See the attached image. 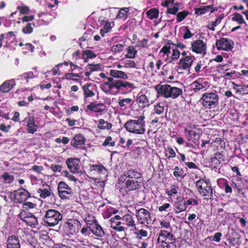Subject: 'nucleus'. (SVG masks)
Here are the masks:
<instances>
[{"instance_id": "nucleus-56", "label": "nucleus", "mask_w": 248, "mask_h": 248, "mask_svg": "<svg viewBox=\"0 0 248 248\" xmlns=\"http://www.w3.org/2000/svg\"><path fill=\"white\" fill-rule=\"evenodd\" d=\"M148 232L147 231L141 229L139 230L138 232H135L136 237L138 240H141L143 237H146L147 236Z\"/></svg>"}, {"instance_id": "nucleus-60", "label": "nucleus", "mask_w": 248, "mask_h": 248, "mask_svg": "<svg viewBox=\"0 0 248 248\" xmlns=\"http://www.w3.org/2000/svg\"><path fill=\"white\" fill-rule=\"evenodd\" d=\"M85 221L87 225H89V226H93V224H95V223H97L98 222L93 216H89L88 217H86Z\"/></svg>"}, {"instance_id": "nucleus-27", "label": "nucleus", "mask_w": 248, "mask_h": 248, "mask_svg": "<svg viewBox=\"0 0 248 248\" xmlns=\"http://www.w3.org/2000/svg\"><path fill=\"white\" fill-rule=\"evenodd\" d=\"M186 208V201L184 198L179 200L174 205V211L177 214L185 211Z\"/></svg>"}, {"instance_id": "nucleus-19", "label": "nucleus", "mask_w": 248, "mask_h": 248, "mask_svg": "<svg viewBox=\"0 0 248 248\" xmlns=\"http://www.w3.org/2000/svg\"><path fill=\"white\" fill-rule=\"evenodd\" d=\"M97 88L96 85L88 83L82 86L85 98L92 97L95 95L94 90Z\"/></svg>"}, {"instance_id": "nucleus-30", "label": "nucleus", "mask_w": 248, "mask_h": 248, "mask_svg": "<svg viewBox=\"0 0 248 248\" xmlns=\"http://www.w3.org/2000/svg\"><path fill=\"white\" fill-rule=\"evenodd\" d=\"M97 56V55L90 49H86L82 52L81 59L83 60V62L86 63L88 62L89 59H94Z\"/></svg>"}, {"instance_id": "nucleus-10", "label": "nucleus", "mask_w": 248, "mask_h": 248, "mask_svg": "<svg viewBox=\"0 0 248 248\" xmlns=\"http://www.w3.org/2000/svg\"><path fill=\"white\" fill-rule=\"evenodd\" d=\"M136 216L140 224L147 226L152 221L150 213L143 208H140L136 210Z\"/></svg>"}, {"instance_id": "nucleus-4", "label": "nucleus", "mask_w": 248, "mask_h": 248, "mask_svg": "<svg viewBox=\"0 0 248 248\" xmlns=\"http://www.w3.org/2000/svg\"><path fill=\"white\" fill-rule=\"evenodd\" d=\"M158 94L165 98L175 99L182 94V90L176 87H172L169 84L158 85L156 87Z\"/></svg>"}, {"instance_id": "nucleus-38", "label": "nucleus", "mask_w": 248, "mask_h": 248, "mask_svg": "<svg viewBox=\"0 0 248 248\" xmlns=\"http://www.w3.org/2000/svg\"><path fill=\"white\" fill-rule=\"evenodd\" d=\"M212 6H202L199 8H195L194 9L195 14L197 16H200L205 14L209 12Z\"/></svg>"}, {"instance_id": "nucleus-59", "label": "nucleus", "mask_w": 248, "mask_h": 248, "mask_svg": "<svg viewBox=\"0 0 248 248\" xmlns=\"http://www.w3.org/2000/svg\"><path fill=\"white\" fill-rule=\"evenodd\" d=\"M154 110L155 113L159 115L164 112V108L160 105V103H158L154 106Z\"/></svg>"}, {"instance_id": "nucleus-43", "label": "nucleus", "mask_w": 248, "mask_h": 248, "mask_svg": "<svg viewBox=\"0 0 248 248\" xmlns=\"http://www.w3.org/2000/svg\"><path fill=\"white\" fill-rule=\"evenodd\" d=\"M170 45H173V42L170 40H168V43L164 46L160 51V53H163L167 56L170 53Z\"/></svg>"}, {"instance_id": "nucleus-9", "label": "nucleus", "mask_w": 248, "mask_h": 248, "mask_svg": "<svg viewBox=\"0 0 248 248\" xmlns=\"http://www.w3.org/2000/svg\"><path fill=\"white\" fill-rule=\"evenodd\" d=\"M58 192L62 200H69L74 196V191L65 182L61 181L58 184Z\"/></svg>"}, {"instance_id": "nucleus-46", "label": "nucleus", "mask_w": 248, "mask_h": 248, "mask_svg": "<svg viewBox=\"0 0 248 248\" xmlns=\"http://www.w3.org/2000/svg\"><path fill=\"white\" fill-rule=\"evenodd\" d=\"M21 79L22 80H25L27 83H29L30 79H32L35 78L34 74L32 72H28L23 73L20 76Z\"/></svg>"}, {"instance_id": "nucleus-54", "label": "nucleus", "mask_w": 248, "mask_h": 248, "mask_svg": "<svg viewBox=\"0 0 248 248\" xmlns=\"http://www.w3.org/2000/svg\"><path fill=\"white\" fill-rule=\"evenodd\" d=\"M17 10H19V13L21 15H28L30 12V9L29 6H18L16 7Z\"/></svg>"}, {"instance_id": "nucleus-51", "label": "nucleus", "mask_w": 248, "mask_h": 248, "mask_svg": "<svg viewBox=\"0 0 248 248\" xmlns=\"http://www.w3.org/2000/svg\"><path fill=\"white\" fill-rule=\"evenodd\" d=\"M221 162L219 161L218 159L215 158L214 156H212L210 158V167L212 170L217 169L220 166Z\"/></svg>"}, {"instance_id": "nucleus-33", "label": "nucleus", "mask_w": 248, "mask_h": 248, "mask_svg": "<svg viewBox=\"0 0 248 248\" xmlns=\"http://www.w3.org/2000/svg\"><path fill=\"white\" fill-rule=\"evenodd\" d=\"M238 178L236 179V182H232V186L233 188L237 189L238 193L243 194L244 184H243L241 178Z\"/></svg>"}, {"instance_id": "nucleus-40", "label": "nucleus", "mask_w": 248, "mask_h": 248, "mask_svg": "<svg viewBox=\"0 0 248 248\" xmlns=\"http://www.w3.org/2000/svg\"><path fill=\"white\" fill-rule=\"evenodd\" d=\"M3 183L6 184H10L14 180V176L11 175L8 172H4L1 175Z\"/></svg>"}, {"instance_id": "nucleus-23", "label": "nucleus", "mask_w": 248, "mask_h": 248, "mask_svg": "<svg viewBox=\"0 0 248 248\" xmlns=\"http://www.w3.org/2000/svg\"><path fill=\"white\" fill-rule=\"evenodd\" d=\"M6 248H21L18 237L15 235L9 236L7 240Z\"/></svg>"}, {"instance_id": "nucleus-28", "label": "nucleus", "mask_w": 248, "mask_h": 248, "mask_svg": "<svg viewBox=\"0 0 248 248\" xmlns=\"http://www.w3.org/2000/svg\"><path fill=\"white\" fill-rule=\"evenodd\" d=\"M37 192L40 194V197L44 199L51 196H54V194L51 192V187L49 186H47V188L44 189L38 188Z\"/></svg>"}, {"instance_id": "nucleus-52", "label": "nucleus", "mask_w": 248, "mask_h": 248, "mask_svg": "<svg viewBox=\"0 0 248 248\" xmlns=\"http://www.w3.org/2000/svg\"><path fill=\"white\" fill-rule=\"evenodd\" d=\"M149 41L148 39L144 38L141 41H139L137 43L136 46L137 47H141V48H148V46H150V45L148 44Z\"/></svg>"}, {"instance_id": "nucleus-48", "label": "nucleus", "mask_w": 248, "mask_h": 248, "mask_svg": "<svg viewBox=\"0 0 248 248\" xmlns=\"http://www.w3.org/2000/svg\"><path fill=\"white\" fill-rule=\"evenodd\" d=\"M36 204L35 203H33L30 202H23V204L22 206V212H23V214H25V211L29 210L30 209H33L35 206Z\"/></svg>"}, {"instance_id": "nucleus-32", "label": "nucleus", "mask_w": 248, "mask_h": 248, "mask_svg": "<svg viewBox=\"0 0 248 248\" xmlns=\"http://www.w3.org/2000/svg\"><path fill=\"white\" fill-rule=\"evenodd\" d=\"M110 227L115 230L116 232H125V230H127V228L124 226V223L122 221L119 220V221H117L116 222L111 223L110 225Z\"/></svg>"}, {"instance_id": "nucleus-25", "label": "nucleus", "mask_w": 248, "mask_h": 248, "mask_svg": "<svg viewBox=\"0 0 248 248\" xmlns=\"http://www.w3.org/2000/svg\"><path fill=\"white\" fill-rule=\"evenodd\" d=\"M15 85L16 81L14 79L6 80L0 86V93H8L10 91Z\"/></svg>"}, {"instance_id": "nucleus-37", "label": "nucleus", "mask_w": 248, "mask_h": 248, "mask_svg": "<svg viewBox=\"0 0 248 248\" xmlns=\"http://www.w3.org/2000/svg\"><path fill=\"white\" fill-rule=\"evenodd\" d=\"M112 124L107 121H105L103 119H100L98 121L97 128L101 130L110 129L112 127Z\"/></svg>"}, {"instance_id": "nucleus-13", "label": "nucleus", "mask_w": 248, "mask_h": 248, "mask_svg": "<svg viewBox=\"0 0 248 248\" xmlns=\"http://www.w3.org/2000/svg\"><path fill=\"white\" fill-rule=\"evenodd\" d=\"M15 192L14 200L16 203H23L31 197V193L27 189L23 187L20 188L17 191H15Z\"/></svg>"}, {"instance_id": "nucleus-36", "label": "nucleus", "mask_w": 248, "mask_h": 248, "mask_svg": "<svg viewBox=\"0 0 248 248\" xmlns=\"http://www.w3.org/2000/svg\"><path fill=\"white\" fill-rule=\"evenodd\" d=\"M146 14L150 19H157L159 16V10L157 8H153L148 10Z\"/></svg>"}, {"instance_id": "nucleus-58", "label": "nucleus", "mask_w": 248, "mask_h": 248, "mask_svg": "<svg viewBox=\"0 0 248 248\" xmlns=\"http://www.w3.org/2000/svg\"><path fill=\"white\" fill-rule=\"evenodd\" d=\"M63 175L68 178V179L70 181H73L75 183L78 181V179L76 178L73 175L69 173V172L67 170H65L62 172Z\"/></svg>"}, {"instance_id": "nucleus-18", "label": "nucleus", "mask_w": 248, "mask_h": 248, "mask_svg": "<svg viewBox=\"0 0 248 248\" xmlns=\"http://www.w3.org/2000/svg\"><path fill=\"white\" fill-rule=\"evenodd\" d=\"M114 86L115 88L118 90H122L125 89L127 90H130V91H131L132 89L135 88V86L133 83L121 80H116L115 82Z\"/></svg>"}, {"instance_id": "nucleus-31", "label": "nucleus", "mask_w": 248, "mask_h": 248, "mask_svg": "<svg viewBox=\"0 0 248 248\" xmlns=\"http://www.w3.org/2000/svg\"><path fill=\"white\" fill-rule=\"evenodd\" d=\"M109 74L113 78H116L127 79L128 78L127 75L122 71L111 69L109 72Z\"/></svg>"}, {"instance_id": "nucleus-41", "label": "nucleus", "mask_w": 248, "mask_h": 248, "mask_svg": "<svg viewBox=\"0 0 248 248\" xmlns=\"http://www.w3.org/2000/svg\"><path fill=\"white\" fill-rule=\"evenodd\" d=\"M232 20L233 21H236L239 24H245L246 26L247 25V24L245 21L243 16L239 13H234L233 15Z\"/></svg>"}, {"instance_id": "nucleus-12", "label": "nucleus", "mask_w": 248, "mask_h": 248, "mask_svg": "<svg viewBox=\"0 0 248 248\" xmlns=\"http://www.w3.org/2000/svg\"><path fill=\"white\" fill-rule=\"evenodd\" d=\"M19 217L28 226L31 228H35L38 225V221L37 217L31 213H29L28 215L25 216L23 214V212H21L18 215Z\"/></svg>"}, {"instance_id": "nucleus-55", "label": "nucleus", "mask_w": 248, "mask_h": 248, "mask_svg": "<svg viewBox=\"0 0 248 248\" xmlns=\"http://www.w3.org/2000/svg\"><path fill=\"white\" fill-rule=\"evenodd\" d=\"M26 126L27 131L30 134H34L37 131L39 128V126L36 124L26 125Z\"/></svg>"}, {"instance_id": "nucleus-39", "label": "nucleus", "mask_w": 248, "mask_h": 248, "mask_svg": "<svg viewBox=\"0 0 248 248\" xmlns=\"http://www.w3.org/2000/svg\"><path fill=\"white\" fill-rule=\"evenodd\" d=\"M127 53L125 55V57L129 59L135 58L138 52V51L133 46H129L127 48Z\"/></svg>"}, {"instance_id": "nucleus-44", "label": "nucleus", "mask_w": 248, "mask_h": 248, "mask_svg": "<svg viewBox=\"0 0 248 248\" xmlns=\"http://www.w3.org/2000/svg\"><path fill=\"white\" fill-rule=\"evenodd\" d=\"M189 14V12L187 10H184L179 12L176 15L177 22L179 23L183 21Z\"/></svg>"}, {"instance_id": "nucleus-2", "label": "nucleus", "mask_w": 248, "mask_h": 248, "mask_svg": "<svg viewBox=\"0 0 248 248\" xmlns=\"http://www.w3.org/2000/svg\"><path fill=\"white\" fill-rule=\"evenodd\" d=\"M196 186L200 194L206 200L214 199L213 188L209 179L204 180L200 178L195 183Z\"/></svg>"}, {"instance_id": "nucleus-45", "label": "nucleus", "mask_w": 248, "mask_h": 248, "mask_svg": "<svg viewBox=\"0 0 248 248\" xmlns=\"http://www.w3.org/2000/svg\"><path fill=\"white\" fill-rule=\"evenodd\" d=\"M34 27H35V23H28L25 26L23 27L22 31L24 34H30L33 32Z\"/></svg>"}, {"instance_id": "nucleus-8", "label": "nucleus", "mask_w": 248, "mask_h": 248, "mask_svg": "<svg viewBox=\"0 0 248 248\" xmlns=\"http://www.w3.org/2000/svg\"><path fill=\"white\" fill-rule=\"evenodd\" d=\"M64 227L66 234L69 237H72L78 232L81 228V223L77 219H71L65 222Z\"/></svg>"}, {"instance_id": "nucleus-16", "label": "nucleus", "mask_w": 248, "mask_h": 248, "mask_svg": "<svg viewBox=\"0 0 248 248\" xmlns=\"http://www.w3.org/2000/svg\"><path fill=\"white\" fill-rule=\"evenodd\" d=\"M86 139L81 134H77L71 140V145L77 149H82L84 146Z\"/></svg>"}, {"instance_id": "nucleus-29", "label": "nucleus", "mask_w": 248, "mask_h": 248, "mask_svg": "<svg viewBox=\"0 0 248 248\" xmlns=\"http://www.w3.org/2000/svg\"><path fill=\"white\" fill-rule=\"evenodd\" d=\"M202 82V80L201 78H199L192 83L191 87L195 93H198L200 91L205 90V87Z\"/></svg>"}, {"instance_id": "nucleus-64", "label": "nucleus", "mask_w": 248, "mask_h": 248, "mask_svg": "<svg viewBox=\"0 0 248 248\" xmlns=\"http://www.w3.org/2000/svg\"><path fill=\"white\" fill-rule=\"evenodd\" d=\"M180 55V52L177 49H173L171 57V61L177 60L179 58Z\"/></svg>"}, {"instance_id": "nucleus-62", "label": "nucleus", "mask_w": 248, "mask_h": 248, "mask_svg": "<svg viewBox=\"0 0 248 248\" xmlns=\"http://www.w3.org/2000/svg\"><path fill=\"white\" fill-rule=\"evenodd\" d=\"M27 121V124H35V121L34 117L33 116H31L30 113H28V117L25 118L22 122Z\"/></svg>"}, {"instance_id": "nucleus-20", "label": "nucleus", "mask_w": 248, "mask_h": 248, "mask_svg": "<svg viewBox=\"0 0 248 248\" xmlns=\"http://www.w3.org/2000/svg\"><path fill=\"white\" fill-rule=\"evenodd\" d=\"M136 101L139 108L140 109H143L146 107H148L150 105L147 97L146 95L142 93L141 92L139 93Z\"/></svg>"}, {"instance_id": "nucleus-1", "label": "nucleus", "mask_w": 248, "mask_h": 248, "mask_svg": "<svg viewBox=\"0 0 248 248\" xmlns=\"http://www.w3.org/2000/svg\"><path fill=\"white\" fill-rule=\"evenodd\" d=\"M145 118L144 115H140L137 120L130 119L127 121L124 124V127L129 133L143 135L146 131Z\"/></svg>"}, {"instance_id": "nucleus-61", "label": "nucleus", "mask_w": 248, "mask_h": 248, "mask_svg": "<svg viewBox=\"0 0 248 248\" xmlns=\"http://www.w3.org/2000/svg\"><path fill=\"white\" fill-rule=\"evenodd\" d=\"M105 170V167L103 165H92L91 166V170H96L98 173H101Z\"/></svg>"}, {"instance_id": "nucleus-21", "label": "nucleus", "mask_w": 248, "mask_h": 248, "mask_svg": "<svg viewBox=\"0 0 248 248\" xmlns=\"http://www.w3.org/2000/svg\"><path fill=\"white\" fill-rule=\"evenodd\" d=\"M87 108L93 112L102 113L106 109V106L103 103L92 102L87 106Z\"/></svg>"}, {"instance_id": "nucleus-3", "label": "nucleus", "mask_w": 248, "mask_h": 248, "mask_svg": "<svg viewBox=\"0 0 248 248\" xmlns=\"http://www.w3.org/2000/svg\"><path fill=\"white\" fill-rule=\"evenodd\" d=\"M120 186V192L123 193H128L131 191L136 190L139 189L141 187L142 182H138V181H135L130 180L129 178H127L124 176H121L118 180Z\"/></svg>"}, {"instance_id": "nucleus-26", "label": "nucleus", "mask_w": 248, "mask_h": 248, "mask_svg": "<svg viewBox=\"0 0 248 248\" xmlns=\"http://www.w3.org/2000/svg\"><path fill=\"white\" fill-rule=\"evenodd\" d=\"M89 229L95 236L99 237H103L105 233L101 226L97 222L93 224V226H89Z\"/></svg>"}, {"instance_id": "nucleus-7", "label": "nucleus", "mask_w": 248, "mask_h": 248, "mask_svg": "<svg viewBox=\"0 0 248 248\" xmlns=\"http://www.w3.org/2000/svg\"><path fill=\"white\" fill-rule=\"evenodd\" d=\"M62 215L58 210L50 209L46 211L44 216V221L49 227L57 225L62 220Z\"/></svg>"}, {"instance_id": "nucleus-35", "label": "nucleus", "mask_w": 248, "mask_h": 248, "mask_svg": "<svg viewBox=\"0 0 248 248\" xmlns=\"http://www.w3.org/2000/svg\"><path fill=\"white\" fill-rule=\"evenodd\" d=\"M184 132L186 136L187 137L188 140H192L193 138L194 140H198L200 138V136L195 130L186 128Z\"/></svg>"}, {"instance_id": "nucleus-50", "label": "nucleus", "mask_w": 248, "mask_h": 248, "mask_svg": "<svg viewBox=\"0 0 248 248\" xmlns=\"http://www.w3.org/2000/svg\"><path fill=\"white\" fill-rule=\"evenodd\" d=\"M223 15H221L217 17V18L211 22L212 27H210V26H207L206 27L210 30L212 31H215V27H216L218 24H219L221 20L223 18Z\"/></svg>"}, {"instance_id": "nucleus-63", "label": "nucleus", "mask_w": 248, "mask_h": 248, "mask_svg": "<svg viewBox=\"0 0 248 248\" xmlns=\"http://www.w3.org/2000/svg\"><path fill=\"white\" fill-rule=\"evenodd\" d=\"M185 33L183 35V38L184 39H187L191 38L194 34L191 33L190 30L187 26L185 27Z\"/></svg>"}, {"instance_id": "nucleus-47", "label": "nucleus", "mask_w": 248, "mask_h": 248, "mask_svg": "<svg viewBox=\"0 0 248 248\" xmlns=\"http://www.w3.org/2000/svg\"><path fill=\"white\" fill-rule=\"evenodd\" d=\"M124 46V42H123V44H117L116 45H113L111 47L110 50L113 53L120 52L123 50Z\"/></svg>"}, {"instance_id": "nucleus-17", "label": "nucleus", "mask_w": 248, "mask_h": 248, "mask_svg": "<svg viewBox=\"0 0 248 248\" xmlns=\"http://www.w3.org/2000/svg\"><path fill=\"white\" fill-rule=\"evenodd\" d=\"M123 176L129 178L130 180L142 182V173L136 169H130L126 171Z\"/></svg>"}, {"instance_id": "nucleus-6", "label": "nucleus", "mask_w": 248, "mask_h": 248, "mask_svg": "<svg viewBox=\"0 0 248 248\" xmlns=\"http://www.w3.org/2000/svg\"><path fill=\"white\" fill-rule=\"evenodd\" d=\"M200 101L204 108L210 109L218 106L219 97L216 93H206L202 95Z\"/></svg>"}, {"instance_id": "nucleus-15", "label": "nucleus", "mask_w": 248, "mask_h": 248, "mask_svg": "<svg viewBox=\"0 0 248 248\" xmlns=\"http://www.w3.org/2000/svg\"><path fill=\"white\" fill-rule=\"evenodd\" d=\"M80 160L76 157L68 158L65 163L67 168L72 173H78L80 169Z\"/></svg>"}, {"instance_id": "nucleus-57", "label": "nucleus", "mask_w": 248, "mask_h": 248, "mask_svg": "<svg viewBox=\"0 0 248 248\" xmlns=\"http://www.w3.org/2000/svg\"><path fill=\"white\" fill-rule=\"evenodd\" d=\"M178 189V186L176 184H173L171 186L170 190L168 191L167 193L169 196H172L173 194L175 195L177 193Z\"/></svg>"}, {"instance_id": "nucleus-5", "label": "nucleus", "mask_w": 248, "mask_h": 248, "mask_svg": "<svg viewBox=\"0 0 248 248\" xmlns=\"http://www.w3.org/2000/svg\"><path fill=\"white\" fill-rule=\"evenodd\" d=\"M157 235V243L161 245L162 248H176V238L170 232L160 230Z\"/></svg>"}, {"instance_id": "nucleus-34", "label": "nucleus", "mask_w": 248, "mask_h": 248, "mask_svg": "<svg viewBox=\"0 0 248 248\" xmlns=\"http://www.w3.org/2000/svg\"><path fill=\"white\" fill-rule=\"evenodd\" d=\"M233 89L236 93L244 95L248 93V85L234 84Z\"/></svg>"}, {"instance_id": "nucleus-14", "label": "nucleus", "mask_w": 248, "mask_h": 248, "mask_svg": "<svg viewBox=\"0 0 248 248\" xmlns=\"http://www.w3.org/2000/svg\"><path fill=\"white\" fill-rule=\"evenodd\" d=\"M191 49L193 52L197 54L206 53L207 46L205 43L202 40H196L191 43Z\"/></svg>"}, {"instance_id": "nucleus-24", "label": "nucleus", "mask_w": 248, "mask_h": 248, "mask_svg": "<svg viewBox=\"0 0 248 248\" xmlns=\"http://www.w3.org/2000/svg\"><path fill=\"white\" fill-rule=\"evenodd\" d=\"M122 221L127 227L132 228L131 230L134 229L137 230L136 225L134 217L130 214H125L122 217Z\"/></svg>"}, {"instance_id": "nucleus-22", "label": "nucleus", "mask_w": 248, "mask_h": 248, "mask_svg": "<svg viewBox=\"0 0 248 248\" xmlns=\"http://www.w3.org/2000/svg\"><path fill=\"white\" fill-rule=\"evenodd\" d=\"M193 63V60L190 56H186L182 58L179 60L178 62L179 68L183 69L186 70L189 68Z\"/></svg>"}, {"instance_id": "nucleus-42", "label": "nucleus", "mask_w": 248, "mask_h": 248, "mask_svg": "<svg viewBox=\"0 0 248 248\" xmlns=\"http://www.w3.org/2000/svg\"><path fill=\"white\" fill-rule=\"evenodd\" d=\"M85 70H88L92 73L93 72L100 70L101 69V65L99 63H89L85 67Z\"/></svg>"}, {"instance_id": "nucleus-11", "label": "nucleus", "mask_w": 248, "mask_h": 248, "mask_svg": "<svg viewBox=\"0 0 248 248\" xmlns=\"http://www.w3.org/2000/svg\"><path fill=\"white\" fill-rule=\"evenodd\" d=\"M216 46L219 50L230 51L233 48L234 43L231 39L222 37L217 40Z\"/></svg>"}, {"instance_id": "nucleus-53", "label": "nucleus", "mask_w": 248, "mask_h": 248, "mask_svg": "<svg viewBox=\"0 0 248 248\" xmlns=\"http://www.w3.org/2000/svg\"><path fill=\"white\" fill-rule=\"evenodd\" d=\"M112 137L111 136H108L104 141L102 143L103 146H111L114 147L115 146V142L112 141Z\"/></svg>"}, {"instance_id": "nucleus-49", "label": "nucleus", "mask_w": 248, "mask_h": 248, "mask_svg": "<svg viewBox=\"0 0 248 248\" xmlns=\"http://www.w3.org/2000/svg\"><path fill=\"white\" fill-rule=\"evenodd\" d=\"M133 100L131 98H126L118 100V105L121 108H126L127 105L130 104L132 102Z\"/></svg>"}]
</instances>
